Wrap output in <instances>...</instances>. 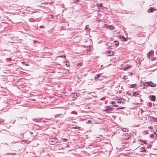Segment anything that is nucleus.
Instances as JSON below:
<instances>
[{
    "instance_id": "nucleus-38",
    "label": "nucleus",
    "mask_w": 157,
    "mask_h": 157,
    "mask_svg": "<svg viewBox=\"0 0 157 157\" xmlns=\"http://www.w3.org/2000/svg\"><path fill=\"white\" fill-rule=\"evenodd\" d=\"M69 144H67L66 146H65V147H69Z\"/></svg>"
},
{
    "instance_id": "nucleus-5",
    "label": "nucleus",
    "mask_w": 157,
    "mask_h": 157,
    "mask_svg": "<svg viewBox=\"0 0 157 157\" xmlns=\"http://www.w3.org/2000/svg\"><path fill=\"white\" fill-rule=\"evenodd\" d=\"M124 137L123 139V140H126L130 137V135L128 134H125V136H124Z\"/></svg>"
},
{
    "instance_id": "nucleus-6",
    "label": "nucleus",
    "mask_w": 157,
    "mask_h": 157,
    "mask_svg": "<svg viewBox=\"0 0 157 157\" xmlns=\"http://www.w3.org/2000/svg\"><path fill=\"white\" fill-rule=\"evenodd\" d=\"M154 52L153 51H151L150 52L148 53L147 54V57L148 58H150V56H151L154 53Z\"/></svg>"
},
{
    "instance_id": "nucleus-8",
    "label": "nucleus",
    "mask_w": 157,
    "mask_h": 157,
    "mask_svg": "<svg viewBox=\"0 0 157 157\" xmlns=\"http://www.w3.org/2000/svg\"><path fill=\"white\" fill-rule=\"evenodd\" d=\"M120 38L122 41H125L127 40V39L123 36H121L120 37Z\"/></svg>"
},
{
    "instance_id": "nucleus-33",
    "label": "nucleus",
    "mask_w": 157,
    "mask_h": 157,
    "mask_svg": "<svg viewBox=\"0 0 157 157\" xmlns=\"http://www.w3.org/2000/svg\"><path fill=\"white\" fill-rule=\"evenodd\" d=\"M4 121L3 120H0V123L3 122Z\"/></svg>"
},
{
    "instance_id": "nucleus-9",
    "label": "nucleus",
    "mask_w": 157,
    "mask_h": 157,
    "mask_svg": "<svg viewBox=\"0 0 157 157\" xmlns=\"http://www.w3.org/2000/svg\"><path fill=\"white\" fill-rule=\"evenodd\" d=\"M149 86H150L151 87H154L156 86V85L155 84L151 82H150L148 84Z\"/></svg>"
},
{
    "instance_id": "nucleus-2",
    "label": "nucleus",
    "mask_w": 157,
    "mask_h": 157,
    "mask_svg": "<svg viewBox=\"0 0 157 157\" xmlns=\"http://www.w3.org/2000/svg\"><path fill=\"white\" fill-rule=\"evenodd\" d=\"M115 100L117 101V102L118 103H122L124 101V100L121 98L119 99H116Z\"/></svg>"
},
{
    "instance_id": "nucleus-12",
    "label": "nucleus",
    "mask_w": 157,
    "mask_h": 157,
    "mask_svg": "<svg viewBox=\"0 0 157 157\" xmlns=\"http://www.w3.org/2000/svg\"><path fill=\"white\" fill-rule=\"evenodd\" d=\"M155 135H156V132H154V133L150 135V137L151 138H154L155 137Z\"/></svg>"
},
{
    "instance_id": "nucleus-32",
    "label": "nucleus",
    "mask_w": 157,
    "mask_h": 157,
    "mask_svg": "<svg viewBox=\"0 0 157 157\" xmlns=\"http://www.w3.org/2000/svg\"><path fill=\"white\" fill-rule=\"evenodd\" d=\"M146 132V134H149V132L148 131H146L145 132Z\"/></svg>"
},
{
    "instance_id": "nucleus-39",
    "label": "nucleus",
    "mask_w": 157,
    "mask_h": 157,
    "mask_svg": "<svg viewBox=\"0 0 157 157\" xmlns=\"http://www.w3.org/2000/svg\"><path fill=\"white\" fill-rule=\"evenodd\" d=\"M156 135L155 136V138H156L157 139V134H156Z\"/></svg>"
},
{
    "instance_id": "nucleus-41",
    "label": "nucleus",
    "mask_w": 157,
    "mask_h": 157,
    "mask_svg": "<svg viewBox=\"0 0 157 157\" xmlns=\"http://www.w3.org/2000/svg\"><path fill=\"white\" fill-rule=\"evenodd\" d=\"M64 149V148L63 147H62L61 148H59V149Z\"/></svg>"
},
{
    "instance_id": "nucleus-27",
    "label": "nucleus",
    "mask_w": 157,
    "mask_h": 157,
    "mask_svg": "<svg viewBox=\"0 0 157 157\" xmlns=\"http://www.w3.org/2000/svg\"><path fill=\"white\" fill-rule=\"evenodd\" d=\"M73 128L75 129H77V128H80V127H74Z\"/></svg>"
},
{
    "instance_id": "nucleus-26",
    "label": "nucleus",
    "mask_w": 157,
    "mask_h": 157,
    "mask_svg": "<svg viewBox=\"0 0 157 157\" xmlns=\"http://www.w3.org/2000/svg\"><path fill=\"white\" fill-rule=\"evenodd\" d=\"M140 142H144V144H147V143L146 142H144L142 140H141Z\"/></svg>"
},
{
    "instance_id": "nucleus-23",
    "label": "nucleus",
    "mask_w": 157,
    "mask_h": 157,
    "mask_svg": "<svg viewBox=\"0 0 157 157\" xmlns=\"http://www.w3.org/2000/svg\"><path fill=\"white\" fill-rule=\"evenodd\" d=\"M131 87L134 88L136 86V85L135 84H132L131 85Z\"/></svg>"
},
{
    "instance_id": "nucleus-35",
    "label": "nucleus",
    "mask_w": 157,
    "mask_h": 157,
    "mask_svg": "<svg viewBox=\"0 0 157 157\" xmlns=\"http://www.w3.org/2000/svg\"><path fill=\"white\" fill-rule=\"evenodd\" d=\"M87 123H90V120L88 121L87 122Z\"/></svg>"
},
{
    "instance_id": "nucleus-37",
    "label": "nucleus",
    "mask_w": 157,
    "mask_h": 157,
    "mask_svg": "<svg viewBox=\"0 0 157 157\" xmlns=\"http://www.w3.org/2000/svg\"><path fill=\"white\" fill-rule=\"evenodd\" d=\"M113 106L115 107H117L118 106V105H113Z\"/></svg>"
},
{
    "instance_id": "nucleus-36",
    "label": "nucleus",
    "mask_w": 157,
    "mask_h": 157,
    "mask_svg": "<svg viewBox=\"0 0 157 157\" xmlns=\"http://www.w3.org/2000/svg\"><path fill=\"white\" fill-rule=\"evenodd\" d=\"M88 29V26L86 25L85 27V29Z\"/></svg>"
},
{
    "instance_id": "nucleus-3",
    "label": "nucleus",
    "mask_w": 157,
    "mask_h": 157,
    "mask_svg": "<svg viewBox=\"0 0 157 157\" xmlns=\"http://www.w3.org/2000/svg\"><path fill=\"white\" fill-rule=\"evenodd\" d=\"M105 27L109 29H113L114 28L113 25H107L106 24L105 25Z\"/></svg>"
},
{
    "instance_id": "nucleus-21",
    "label": "nucleus",
    "mask_w": 157,
    "mask_h": 157,
    "mask_svg": "<svg viewBox=\"0 0 157 157\" xmlns=\"http://www.w3.org/2000/svg\"><path fill=\"white\" fill-rule=\"evenodd\" d=\"M134 96H136V95H138V94L136 92H133V94Z\"/></svg>"
},
{
    "instance_id": "nucleus-31",
    "label": "nucleus",
    "mask_w": 157,
    "mask_h": 157,
    "mask_svg": "<svg viewBox=\"0 0 157 157\" xmlns=\"http://www.w3.org/2000/svg\"><path fill=\"white\" fill-rule=\"evenodd\" d=\"M127 76H124V79H126L127 78Z\"/></svg>"
},
{
    "instance_id": "nucleus-22",
    "label": "nucleus",
    "mask_w": 157,
    "mask_h": 157,
    "mask_svg": "<svg viewBox=\"0 0 157 157\" xmlns=\"http://www.w3.org/2000/svg\"><path fill=\"white\" fill-rule=\"evenodd\" d=\"M62 140L63 142H64V141L66 142V141H68V140L66 139H62Z\"/></svg>"
},
{
    "instance_id": "nucleus-40",
    "label": "nucleus",
    "mask_w": 157,
    "mask_h": 157,
    "mask_svg": "<svg viewBox=\"0 0 157 157\" xmlns=\"http://www.w3.org/2000/svg\"><path fill=\"white\" fill-rule=\"evenodd\" d=\"M82 63H79L78 65H82Z\"/></svg>"
},
{
    "instance_id": "nucleus-16",
    "label": "nucleus",
    "mask_w": 157,
    "mask_h": 157,
    "mask_svg": "<svg viewBox=\"0 0 157 157\" xmlns=\"http://www.w3.org/2000/svg\"><path fill=\"white\" fill-rule=\"evenodd\" d=\"M114 42H115V45L117 46L119 44V43L117 41H114Z\"/></svg>"
},
{
    "instance_id": "nucleus-19",
    "label": "nucleus",
    "mask_w": 157,
    "mask_h": 157,
    "mask_svg": "<svg viewBox=\"0 0 157 157\" xmlns=\"http://www.w3.org/2000/svg\"><path fill=\"white\" fill-rule=\"evenodd\" d=\"M72 96H73L74 98H75V97L77 96V94L75 93H73L72 94Z\"/></svg>"
},
{
    "instance_id": "nucleus-1",
    "label": "nucleus",
    "mask_w": 157,
    "mask_h": 157,
    "mask_svg": "<svg viewBox=\"0 0 157 157\" xmlns=\"http://www.w3.org/2000/svg\"><path fill=\"white\" fill-rule=\"evenodd\" d=\"M49 142L51 145H54L58 143V140L57 138H53L50 139Z\"/></svg>"
},
{
    "instance_id": "nucleus-24",
    "label": "nucleus",
    "mask_w": 157,
    "mask_h": 157,
    "mask_svg": "<svg viewBox=\"0 0 157 157\" xmlns=\"http://www.w3.org/2000/svg\"><path fill=\"white\" fill-rule=\"evenodd\" d=\"M150 82H146L145 83L144 85L146 86H148L149 83Z\"/></svg>"
},
{
    "instance_id": "nucleus-43",
    "label": "nucleus",
    "mask_w": 157,
    "mask_h": 157,
    "mask_svg": "<svg viewBox=\"0 0 157 157\" xmlns=\"http://www.w3.org/2000/svg\"><path fill=\"white\" fill-rule=\"evenodd\" d=\"M102 67V65H101V67Z\"/></svg>"
},
{
    "instance_id": "nucleus-30",
    "label": "nucleus",
    "mask_w": 157,
    "mask_h": 157,
    "mask_svg": "<svg viewBox=\"0 0 157 157\" xmlns=\"http://www.w3.org/2000/svg\"><path fill=\"white\" fill-rule=\"evenodd\" d=\"M59 57H63V58H65V56L64 55H63L62 56H60Z\"/></svg>"
},
{
    "instance_id": "nucleus-10",
    "label": "nucleus",
    "mask_w": 157,
    "mask_h": 157,
    "mask_svg": "<svg viewBox=\"0 0 157 157\" xmlns=\"http://www.w3.org/2000/svg\"><path fill=\"white\" fill-rule=\"evenodd\" d=\"M121 129L124 132H128L129 130L128 129L124 128H122Z\"/></svg>"
},
{
    "instance_id": "nucleus-14",
    "label": "nucleus",
    "mask_w": 157,
    "mask_h": 157,
    "mask_svg": "<svg viewBox=\"0 0 157 157\" xmlns=\"http://www.w3.org/2000/svg\"><path fill=\"white\" fill-rule=\"evenodd\" d=\"M151 99L153 101H155V96H152L151 97Z\"/></svg>"
},
{
    "instance_id": "nucleus-25",
    "label": "nucleus",
    "mask_w": 157,
    "mask_h": 157,
    "mask_svg": "<svg viewBox=\"0 0 157 157\" xmlns=\"http://www.w3.org/2000/svg\"><path fill=\"white\" fill-rule=\"evenodd\" d=\"M97 6L98 7V6H99L100 7H101L102 6V3H101V4H100L99 5H98V4H97Z\"/></svg>"
},
{
    "instance_id": "nucleus-13",
    "label": "nucleus",
    "mask_w": 157,
    "mask_h": 157,
    "mask_svg": "<svg viewBox=\"0 0 157 157\" xmlns=\"http://www.w3.org/2000/svg\"><path fill=\"white\" fill-rule=\"evenodd\" d=\"M102 74H98L96 75V76L95 77V79H97L99 77L101 76V75Z\"/></svg>"
},
{
    "instance_id": "nucleus-7",
    "label": "nucleus",
    "mask_w": 157,
    "mask_h": 157,
    "mask_svg": "<svg viewBox=\"0 0 157 157\" xmlns=\"http://www.w3.org/2000/svg\"><path fill=\"white\" fill-rule=\"evenodd\" d=\"M113 109V108L112 107H110L109 106H108L106 108V109L105 110V111H106L107 112H108V111L109 110H112Z\"/></svg>"
},
{
    "instance_id": "nucleus-4",
    "label": "nucleus",
    "mask_w": 157,
    "mask_h": 157,
    "mask_svg": "<svg viewBox=\"0 0 157 157\" xmlns=\"http://www.w3.org/2000/svg\"><path fill=\"white\" fill-rule=\"evenodd\" d=\"M157 10L155 9L154 8L151 7L148 10V13H152L155 11H156Z\"/></svg>"
},
{
    "instance_id": "nucleus-11",
    "label": "nucleus",
    "mask_w": 157,
    "mask_h": 157,
    "mask_svg": "<svg viewBox=\"0 0 157 157\" xmlns=\"http://www.w3.org/2000/svg\"><path fill=\"white\" fill-rule=\"evenodd\" d=\"M140 151L141 152H145L146 151L144 147H142L140 148Z\"/></svg>"
},
{
    "instance_id": "nucleus-20",
    "label": "nucleus",
    "mask_w": 157,
    "mask_h": 157,
    "mask_svg": "<svg viewBox=\"0 0 157 157\" xmlns=\"http://www.w3.org/2000/svg\"><path fill=\"white\" fill-rule=\"evenodd\" d=\"M34 121L35 122H39L40 121V120L37 119H34Z\"/></svg>"
},
{
    "instance_id": "nucleus-34",
    "label": "nucleus",
    "mask_w": 157,
    "mask_h": 157,
    "mask_svg": "<svg viewBox=\"0 0 157 157\" xmlns=\"http://www.w3.org/2000/svg\"><path fill=\"white\" fill-rule=\"evenodd\" d=\"M148 128L149 129H153L152 127H151V126L148 127Z\"/></svg>"
},
{
    "instance_id": "nucleus-28",
    "label": "nucleus",
    "mask_w": 157,
    "mask_h": 157,
    "mask_svg": "<svg viewBox=\"0 0 157 157\" xmlns=\"http://www.w3.org/2000/svg\"><path fill=\"white\" fill-rule=\"evenodd\" d=\"M111 103L112 104H114L115 103V102L113 101H112Z\"/></svg>"
},
{
    "instance_id": "nucleus-18",
    "label": "nucleus",
    "mask_w": 157,
    "mask_h": 157,
    "mask_svg": "<svg viewBox=\"0 0 157 157\" xmlns=\"http://www.w3.org/2000/svg\"><path fill=\"white\" fill-rule=\"evenodd\" d=\"M131 67V66H129L127 67L126 68H124V70H126L129 68H130Z\"/></svg>"
},
{
    "instance_id": "nucleus-29",
    "label": "nucleus",
    "mask_w": 157,
    "mask_h": 157,
    "mask_svg": "<svg viewBox=\"0 0 157 157\" xmlns=\"http://www.w3.org/2000/svg\"><path fill=\"white\" fill-rule=\"evenodd\" d=\"M124 107H122L121 108H118L117 109H124Z\"/></svg>"
},
{
    "instance_id": "nucleus-17",
    "label": "nucleus",
    "mask_w": 157,
    "mask_h": 157,
    "mask_svg": "<svg viewBox=\"0 0 157 157\" xmlns=\"http://www.w3.org/2000/svg\"><path fill=\"white\" fill-rule=\"evenodd\" d=\"M65 65L67 67H68L70 65L69 62L67 61L66 62Z\"/></svg>"
},
{
    "instance_id": "nucleus-15",
    "label": "nucleus",
    "mask_w": 157,
    "mask_h": 157,
    "mask_svg": "<svg viewBox=\"0 0 157 157\" xmlns=\"http://www.w3.org/2000/svg\"><path fill=\"white\" fill-rule=\"evenodd\" d=\"M113 52H111L110 51H109L108 52V53L107 54L109 55V56H111V55H112L113 54Z\"/></svg>"
},
{
    "instance_id": "nucleus-42",
    "label": "nucleus",
    "mask_w": 157,
    "mask_h": 157,
    "mask_svg": "<svg viewBox=\"0 0 157 157\" xmlns=\"http://www.w3.org/2000/svg\"><path fill=\"white\" fill-rule=\"evenodd\" d=\"M151 147V145H150V146H149V147Z\"/></svg>"
}]
</instances>
